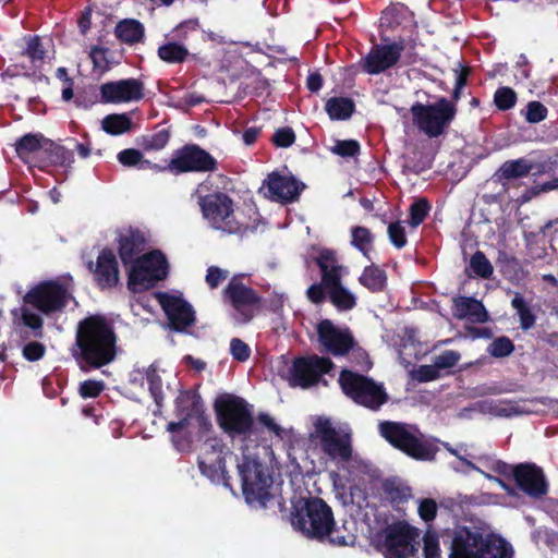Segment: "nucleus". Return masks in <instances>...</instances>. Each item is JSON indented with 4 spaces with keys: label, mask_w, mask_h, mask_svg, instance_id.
I'll use <instances>...</instances> for the list:
<instances>
[{
    "label": "nucleus",
    "mask_w": 558,
    "mask_h": 558,
    "mask_svg": "<svg viewBox=\"0 0 558 558\" xmlns=\"http://www.w3.org/2000/svg\"><path fill=\"white\" fill-rule=\"evenodd\" d=\"M114 326L102 315H90L77 324L76 350L72 354L84 373L101 369L113 363L119 353Z\"/></svg>",
    "instance_id": "1"
},
{
    "label": "nucleus",
    "mask_w": 558,
    "mask_h": 558,
    "mask_svg": "<svg viewBox=\"0 0 558 558\" xmlns=\"http://www.w3.org/2000/svg\"><path fill=\"white\" fill-rule=\"evenodd\" d=\"M291 523L304 536L332 546H347L353 535L337 527L331 507L319 497L300 498L293 505Z\"/></svg>",
    "instance_id": "2"
},
{
    "label": "nucleus",
    "mask_w": 558,
    "mask_h": 558,
    "mask_svg": "<svg viewBox=\"0 0 558 558\" xmlns=\"http://www.w3.org/2000/svg\"><path fill=\"white\" fill-rule=\"evenodd\" d=\"M174 414L179 421L169 422L166 429L171 434V440L179 450L189 446L187 437L181 436V433L190 426L193 420L197 424L198 437L206 436L213 428L203 399L196 390L189 389L179 393L174 400Z\"/></svg>",
    "instance_id": "3"
},
{
    "label": "nucleus",
    "mask_w": 558,
    "mask_h": 558,
    "mask_svg": "<svg viewBox=\"0 0 558 558\" xmlns=\"http://www.w3.org/2000/svg\"><path fill=\"white\" fill-rule=\"evenodd\" d=\"M380 436L393 448L417 461H434L439 451L437 440H430L416 425L384 421L378 425Z\"/></svg>",
    "instance_id": "4"
},
{
    "label": "nucleus",
    "mask_w": 558,
    "mask_h": 558,
    "mask_svg": "<svg viewBox=\"0 0 558 558\" xmlns=\"http://www.w3.org/2000/svg\"><path fill=\"white\" fill-rule=\"evenodd\" d=\"M219 427L232 438H251L256 432L252 405L243 398L222 393L214 403Z\"/></svg>",
    "instance_id": "5"
},
{
    "label": "nucleus",
    "mask_w": 558,
    "mask_h": 558,
    "mask_svg": "<svg viewBox=\"0 0 558 558\" xmlns=\"http://www.w3.org/2000/svg\"><path fill=\"white\" fill-rule=\"evenodd\" d=\"M197 204L208 226L227 235L240 238L247 234L250 226L235 217L234 201L225 192L199 195Z\"/></svg>",
    "instance_id": "6"
},
{
    "label": "nucleus",
    "mask_w": 558,
    "mask_h": 558,
    "mask_svg": "<svg viewBox=\"0 0 558 558\" xmlns=\"http://www.w3.org/2000/svg\"><path fill=\"white\" fill-rule=\"evenodd\" d=\"M319 442L320 451L339 471L344 470L353 457L352 435L337 429L330 418L318 416L314 423V433L311 435Z\"/></svg>",
    "instance_id": "7"
},
{
    "label": "nucleus",
    "mask_w": 558,
    "mask_h": 558,
    "mask_svg": "<svg viewBox=\"0 0 558 558\" xmlns=\"http://www.w3.org/2000/svg\"><path fill=\"white\" fill-rule=\"evenodd\" d=\"M339 385L354 403L372 411H378L389 399L383 384L350 369L340 372Z\"/></svg>",
    "instance_id": "8"
},
{
    "label": "nucleus",
    "mask_w": 558,
    "mask_h": 558,
    "mask_svg": "<svg viewBox=\"0 0 558 558\" xmlns=\"http://www.w3.org/2000/svg\"><path fill=\"white\" fill-rule=\"evenodd\" d=\"M413 124L427 137L436 138L445 134L456 119L458 109L446 97L424 105L415 102L410 108Z\"/></svg>",
    "instance_id": "9"
},
{
    "label": "nucleus",
    "mask_w": 558,
    "mask_h": 558,
    "mask_svg": "<svg viewBox=\"0 0 558 558\" xmlns=\"http://www.w3.org/2000/svg\"><path fill=\"white\" fill-rule=\"evenodd\" d=\"M168 275L169 263L166 255L159 250H153L130 265L128 288L134 293L144 292L165 280Z\"/></svg>",
    "instance_id": "10"
},
{
    "label": "nucleus",
    "mask_w": 558,
    "mask_h": 558,
    "mask_svg": "<svg viewBox=\"0 0 558 558\" xmlns=\"http://www.w3.org/2000/svg\"><path fill=\"white\" fill-rule=\"evenodd\" d=\"M238 470L246 502L266 508L274 495L269 492L271 478L266 475L263 463L244 456L242 462L238 464Z\"/></svg>",
    "instance_id": "11"
},
{
    "label": "nucleus",
    "mask_w": 558,
    "mask_h": 558,
    "mask_svg": "<svg viewBox=\"0 0 558 558\" xmlns=\"http://www.w3.org/2000/svg\"><path fill=\"white\" fill-rule=\"evenodd\" d=\"M217 169V159L194 143L174 149L168 165L161 166V172H170L174 175L190 172H215Z\"/></svg>",
    "instance_id": "12"
},
{
    "label": "nucleus",
    "mask_w": 558,
    "mask_h": 558,
    "mask_svg": "<svg viewBox=\"0 0 558 558\" xmlns=\"http://www.w3.org/2000/svg\"><path fill=\"white\" fill-rule=\"evenodd\" d=\"M223 302L234 311V318L241 324L250 323L263 307V298L256 290L233 277L222 291Z\"/></svg>",
    "instance_id": "13"
},
{
    "label": "nucleus",
    "mask_w": 558,
    "mask_h": 558,
    "mask_svg": "<svg viewBox=\"0 0 558 558\" xmlns=\"http://www.w3.org/2000/svg\"><path fill=\"white\" fill-rule=\"evenodd\" d=\"M66 288L56 280H45L32 287L23 302L44 315L61 312L68 303Z\"/></svg>",
    "instance_id": "14"
},
{
    "label": "nucleus",
    "mask_w": 558,
    "mask_h": 558,
    "mask_svg": "<svg viewBox=\"0 0 558 558\" xmlns=\"http://www.w3.org/2000/svg\"><path fill=\"white\" fill-rule=\"evenodd\" d=\"M332 367L333 363L329 357L316 354L295 357L288 372V383L293 388L308 389L317 385L323 375L328 374Z\"/></svg>",
    "instance_id": "15"
},
{
    "label": "nucleus",
    "mask_w": 558,
    "mask_h": 558,
    "mask_svg": "<svg viewBox=\"0 0 558 558\" xmlns=\"http://www.w3.org/2000/svg\"><path fill=\"white\" fill-rule=\"evenodd\" d=\"M384 536L385 558H411L418 550L417 531L404 521L387 525Z\"/></svg>",
    "instance_id": "16"
},
{
    "label": "nucleus",
    "mask_w": 558,
    "mask_h": 558,
    "mask_svg": "<svg viewBox=\"0 0 558 558\" xmlns=\"http://www.w3.org/2000/svg\"><path fill=\"white\" fill-rule=\"evenodd\" d=\"M317 336L325 351L333 356L345 355L355 345L351 330L348 327L338 328L329 319H323L318 323Z\"/></svg>",
    "instance_id": "17"
},
{
    "label": "nucleus",
    "mask_w": 558,
    "mask_h": 558,
    "mask_svg": "<svg viewBox=\"0 0 558 558\" xmlns=\"http://www.w3.org/2000/svg\"><path fill=\"white\" fill-rule=\"evenodd\" d=\"M17 50L14 52L13 60L16 65L22 69L36 73L45 64L47 58V45L44 38L38 35H25L19 44Z\"/></svg>",
    "instance_id": "18"
},
{
    "label": "nucleus",
    "mask_w": 558,
    "mask_h": 558,
    "mask_svg": "<svg viewBox=\"0 0 558 558\" xmlns=\"http://www.w3.org/2000/svg\"><path fill=\"white\" fill-rule=\"evenodd\" d=\"M517 487L531 498H542L548 493V482L542 468L535 463H519L512 469Z\"/></svg>",
    "instance_id": "19"
},
{
    "label": "nucleus",
    "mask_w": 558,
    "mask_h": 558,
    "mask_svg": "<svg viewBox=\"0 0 558 558\" xmlns=\"http://www.w3.org/2000/svg\"><path fill=\"white\" fill-rule=\"evenodd\" d=\"M404 48L403 39L373 47L363 59V71L376 75L391 69L399 62Z\"/></svg>",
    "instance_id": "20"
},
{
    "label": "nucleus",
    "mask_w": 558,
    "mask_h": 558,
    "mask_svg": "<svg viewBox=\"0 0 558 558\" xmlns=\"http://www.w3.org/2000/svg\"><path fill=\"white\" fill-rule=\"evenodd\" d=\"M144 83L137 78H124L100 85V97L104 104H121L138 101L144 98Z\"/></svg>",
    "instance_id": "21"
},
{
    "label": "nucleus",
    "mask_w": 558,
    "mask_h": 558,
    "mask_svg": "<svg viewBox=\"0 0 558 558\" xmlns=\"http://www.w3.org/2000/svg\"><path fill=\"white\" fill-rule=\"evenodd\" d=\"M94 281L100 290L113 289L120 281V270L116 254L109 247H104L96 259V263H88Z\"/></svg>",
    "instance_id": "22"
},
{
    "label": "nucleus",
    "mask_w": 558,
    "mask_h": 558,
    "mask_svg": "<svg viewBox=\"0 0 558 558\" xmlns=\"http://www.w3.org/2000/svg\"><path fill=\"white\" fill-rule=\"evenodd\" d=\"M482 535L476 527L457 526L451 532L449 558H480Z\"/></svg>",
    "instance_id": "23"
},
{
    "label": "nucleus",
    "mask_w": 558,
    "mask_h": 558,
    "mask_svg": "<svg viewBox=\"0 0 558 558\" xmlns=\"http://www.w3.org/2000/svg\"><path fill=\"white\" fill-rule=\"evenodd\" d=\"M159 301L172 330L183 332L194 324L195 312L192 305L182 298L162 293Z\"/></svg>",
    "instance_id": "24"
},
{
    "label": "nucleus",
    "mask_w": 558,
    "mask_h": 558,
    "mask_svg": "<svg viewBox=\"0 0 558 558\" xmlns=\"http://www.w3.org/2000/svg\"><path fill=\"white\" fill-rule=\"evenodd\" d=\"M266 186L269 198L281 204H290L298 201L301 192L305 187L292 175H281L278 172L268 174Z\"/></svg>",
    "instance_id": "25"
},
{
    "label": "nucleus",
    "mask_w": 558,
    "mask_h": 558,
    "mask_svg": "<svg viewBox=\"0 0 558 558\" xmlns=\"http://www.w3.org/2000/svg\"><path fill=\"white\" fill-rule=\"evenodd\" d=\"M118 254L124 267L133 264L146 245V239L138 229L129 228L119 232L117 239Z\"/></svg>",
    "instance_id": "26"
},
{
    "label": "nucleus",
    "mask_w": 558,
    "mask_h": 558,
    "mask_svg": "<svg viewBox=\"0 0 558 558\" xmlns=\"http://www.w3.org/2000/svg\"><path fill=\"white\" fill-rule=\"evenodd\" d=\"M313 260L320 270L323 283L325 286L338 283L342 281L345 267L339 263L337 252L332 248L323 247Z\"/></svg>",
    "instance_id": "27"
},
{
    "label": "nucleus",
    "mask_w": 558,
    "mask_h": 558,
    "mask_svg": "<svg viewBox=\"0 0 558 558\" xmlns=\"http://www.w3.org/2000/svg\"><path fill=\"white\" fill-rule=\"evenodd\" d=\"M452 313L456 318L468 319L473 324H484L489 319L483 303L472 296L454 298Z\"/></svg>",
    "instance_id": "28"
},
{
    "label": "nucleus",
    "mask_w": 558,
    "mask_h": 558,
    "mask_svg": "<svg viewBox=\"0 0 558 558\" xmlns=\"http://www.w3.org/2000/svg\"><path fill=\"white\" fill-rule=\"evenodd\" d=\"M46 140L47 138L40 133L25 134L16 141L15 151L23 161L37 165L40 155H43Z\"/></svg>",
    "instance_id": "29"
},
{
    "label": "nucleus",
    "mask_w": 558,
    "mask_h": 558,
    "mask_svg": "<svg viewBox=\"0 0 558 558\" xmlns=\"http://www.w3.org/2000/svg\"><path fill=\"white\" fill-rule=\"evenodd\" d=\"M387 274L378 265L371 264L364 267L359 282L372 293H381L387 288Z\"/></svg>",
    "instance_id": "30"
},
{
    "label": "nucleus",
    "mask_w": 558,
    "mask_h": 558,
    "mask_svg": "<svg viewBox=\"0 0 558 558\" xmlns=\"http://www.w3.org/2000/svg\"><path fill=\"white\" fill-rule=\"evenodd\" d=\"M116 37L123 44L134 45L141 43L145 35L143 24L134 19H124L114 27Z\"/></svg>",
    "instance_id": "31"
},
{
    "label": "nucleus",
    "mask_w": 558,
    "mask_h": 558,
    "mask_svg": "<svg viewBox=\"0 0 558 558\" xmlns=\"http://www.w3.org/2000/svg\"><path fill=\"white\" fill-rule=\"evenodd\" d=\"M480 558H511L512 547L502 537L496 535H482Z\"/></svg>",
    "instance_id": "32"
},
{
    "label": "nucleus",
    "mask_w": 558,
    "mask_h": 558,
    "mask_svg": "<svg viewBox=\"0 0 558 558\" xmlns=\"http://www.w3.org/2000/svg\"><path fill=\"white\" fill-rule=\"evenodd\" d=\"M117 160L125 168L137 170H153L161 172V166L151 162L144 157V154L136 148H125L118 153Z\"/></svg>",
    "instance_id": "33"
},
{
    "label": "nucleus",
    "mask_w": 558,
    "mask_h": 558,
    "mask_svg": "<svg viewBox=\"0 0 558 558\" xmlns=\"http://www.w3.org/2000/svg\"><path fill=\"white\" fill-rule=\"evenodd\" d=\"M325 110L330 120L344 121L352 117L355 104L349 97H331L327 100Z\"/></svg>",
    "instance_id": "34"
},
{
    "label": "nucleus",
    "mask_w": 558,
    "mask_h": 558,
    "mask_svg": "<svg viewBox=\"0 0 558 558\" xmlns=\"http://www.w3.org/2000/svg\"><path fill=\"white\" fill-rule=\"evenodd\" d=\"M330 302L340 311H350L356 305V298L342 286V281L326 286Z\"/></svg>",
    "instance_id": "35"
},
{
    "label": "nucleus",
    "mask_w": 558,
    "mask_h": 558,
    "mask_svg": "<svg viewBox=\"0 0 558 558\" xmlns=\"http://www.w3.org/2000/svg\"><path fill=\"white\" fill-rule=\"evenodd\" d=\"M198 468L202 474L208 477L211 482L219 483L220 481H223L225 486H229L226 459L213 460L206 456L205 461H198Z\"/></svg>",
    "instance_id": "36"
},
{
    "label": "nucleus",
    "mask_w": 558,
    "mask_h": 558,
    "mask_svg": "<svg viewBox=\"0 0 558 558\" xmlns=\"http://www.w3.org/2000/svg\"><path fill=\"white\" fill-rule=\"evenodd\" d=\"M170 137L169 129H160L154 133L141 135L136 138V143L145 151H158L168 145Z\"/></svg>",
    "instance_id": "37"
},
{
    "label": "nucleus",
    "mask_w": 558,
    "mask_h": 558,
    "mask_svg": "<svg viewBox=\"0 0 558 558\" xmlns=\"http://www.w3.org/2000/svg\"><path fill=\"white\" fill-rule=\"evenodd\" d=\"M157 54L163 62L174 64L184 62L189 57V50L183 44L174 39V41L159 46Z\"/></svg>",
    "instance_id": "38"
},
{
    "label": "nucleus",
    "mask_w": 558,
    "mask_h": 558,
    "mask_svg": "<svg viewBox=\"0 0 558 558\" xmlns=\"http://www.w3.org/2000/svg\"><path fill=\"white\" fill-rule=\"evenodd\" d=\"M44 145L43 155H40L37 163L39 167L57 165L63 166L65 163L68 151L63 146H60L48 138Z\"/></svg>",
    "instance_id": "39"
},
{
    "label": "nucleus",
    "mask_w": 558,
    "mask_h": 558,
    "mask_svg": "<svg viewBox=\"0 0 558 558\" xmlns=\"http://www.w3.org/2000/svg\"><path fill=\"white\" fill-rule=\"evenodd\" d=\"M102 130L110 135H121L132 129V120L126 113H111L101 121Z\"/></svg>",
    "instance_id": "40"
},
{
    "label": "nucleus",
    "mask_w": 558,
    "mask_h": 558,
    "mask_svg": "<svg viewBox=\"0 0 558 558\" xmlns=\"http://www.w3.org/2000/svg\"><path fill=\"white\" fill-rule=\"evenodd\" d=\"M373 243L374 235L366 227L355 226L351 229V245L367 259H371L369 253L373 250Z\"/></svg>",
    "instance_id": "41"
},
{
    "label": "nucleus",
    "mask_w": 558,
    "mask_h": 558,
    "mask_svg": "<svg viewBox=\"0 0 558 558\" xmlns=\"http://www.w3.org/2000/svg\"><path fill=\"white\" fill-rule=\"evenodd\" d=\"M511 306L513 310H515L521 329L526 331L534 327L536 323V316L520 293L514 294L513 299L511 300Z\"/></svg>",
    "instance_id": "42"
},
{
    "label": "nucleus",
    "mask_w": 558,
    "mask_h": 558,
    "mask_svg": "<svg viewBox=\"0 0 558 558\" xmlns=\"http://www.w3.org/2000/svg\"><path fill=\"white\" fill-rule=\"evenodd\" d=\"M501 178L506 180L519 179L531 173L530 160L519 158L504 162L499 169Z\"/></svg>",
    "instance_id": "43"
},
{
    "label": "nucleus",
    "mask_w": 558,
    "mask_h": 558,
    "mask_svg": "<svg viewBox=\"0 0 558 558\" xmlns=\"http://www.w3.org/2000/svg\"><path fill=\"white\" fill-rule=\"evenodd\" d=\"M226 449V445L222 439L218 437H207L205 441L201 446L198 461H205V457L207 456L209 459H225L223 452Z\"/></svg>",
    "instance_id": "44"
},
{
    "label": "nucleus",
    "mask_w": 558,
    "mask_h": 558,
    "mask_svg": "<svg viewBox=\"0 0 558 558\" xmlns=\"http://www.w3.org/2000/svg\"><path fill=\"white\" fill-rule=\"evenodd\" d=\"M493 101L499 111H508L515 106L518 95L513 88L509 86H500L494 93Z\"/></svg>",
    "instance_id": "45"
},
{
    "label": "nucleus",
    "mask_w": 558,
    "mask_h": 558,
    "mask_svg": "<svg viewBox=\"0 0 558 558\" xmlns=\"http://www.w3.org/2000/svg\"><path fill=\"white\" fill-rule=\"evenodd\" d=\"M145 378L148 384V390L158 407H161L163 401V391H162V379L159 376L157 369L150 365L145 373Z\"/></svg>",
    "instance_id": "46"
},
{
    "label": "nucleus",
    "mask_w": 558,
    "mask_h": 558,
    "mask_svg": "<svg viewBox=\"0 0 558 558\" xmlns=\"http://www.w3.org/2000/svg\"><path fill=\"white\" fill-rule=\"evenodd\" d=\"M470 267L477 277L483 279H489L494 272L492 263L482 251H476L471 256Z\"/></svg>",
    "instance_id": "47"
},
{
    "label": "nucleus",
    "mask_w": 558,
    "mask_h": 558,
    "mask_svg": "<svg viewBox=\"0 0 558 558\" xmlns=\"http://www.w3.org/2000/svg\"><path fill=\"white\" fill-rule=\"evenodd\" d=\"M430 210V204L426 198H418L414 201L409 209L410 220L412 227H418L424 222Z\"/></svg>",
    "instance_id": "48"
},
{
    "label": "nucleus",
    "mask_w": 558,
    "mask_h": 558,
    "mask_svg": "<svg viewBox=\"0 0 558 558\" xmlns=\"http://www.w3.org/2000/svg\"><path fill=\"white\" fill-rule=\"evenodd\" d=\"M487 351L493 357H506L513 353L514 343L509 337L500 336L493 340Z\"/></svg>",
    "instance_id": "49"
},
{
    "label": "nucleus",
    "mask_w": 558,
    "mask_h": 558,
    "mask_svg": "<svg viewBox=\"0 0 558 558\" xmlns=\"http://www.w3.org/2000/svg\"><path fill=\"white\" fill-rule=\"evenodd\" d=\"M384 492L387 499L391 504L399 505L408 501V499L411 497V489L409 487L396 484L393 482L385 484Z\"/></svg>",
    "instance_id": "50"
},
{
    "label": "nucleus",
    "mask_w": 558,
    "mask_h": 558,
    "mask_svg": "<svg viewBox=\"0 0 558 558\" xmlns=\"http://www.w3.org/2000/svg\"><path fill=\"white\" fill-rule=\"evenodd\" d=\"M454 73H456L454 87L451 93V97H450V99H448V101H451L453 107H457V102L460 100V98L462 96V89L468 84L471 69L466 65H462L460 69L454 70Z\"/></svg>",
    "instance_id": "51"
},
{
    "label": "nucleus",
    "mask_w": 558,
    "mask_h": 558,
    "mask_svg": "<svg viewBox=\"0 0 558 558\" xmlns=\"http://www.w3.org/2000/svg\"><path fill=\"white\" fill-rule=\"evenodd\" d=\"M110 50L105 47L94 46L90 49L89 58L93 62L94 69L99 70L101 73L110 70L111 61L109 60Z\"/></svg>",
    "instance_id": "52"
},
{
    "label": "nucleus",
    "mask_w": 558,
    "mask_h": 558,
    "mask_svg": "<svg viewBox=\"0 0 558 558\" xmlns=\"http://www.w3.org/2000/svg\"><path fill=\"white\" fill-rule=\"evenodd\" d=\"M106 389L104 380L86 379L80 383L77 392L83 399L97 398Z\"/></svg>",
    "instance_id": "53"
},
{
    "label": "nucleus",
    "mask_w": 558,
    "mask_h": 558,
    "mask_svg": "<svg viewBox=\"0 0 558 558\" xmlns=\"http://www.w3.org/2000/svg\"><path fill=\"white\" fill-rule=\"evenodd\" d=\"M21 318L23 324L32 329L34 337H43L44 320L39 314L32 312L27 307H23Z\"/></svg>",
    "instance_id": "54"
},
{
    "label": "nucleus",
    "mask_w": 558,
    "mask_h": 558,
    "mask_svg": "<svg viewBox=\"0 0 558 558\" xmlns=\"http://www.w3.org/2000/svg\"><path fill=\"white\" fill-rule=\"evenodd\" d=\"M254 421H255L256 432L253 435H256L259 432L258 426L260 425L264 428H266L268 432L272 433L276 437L283 439L284 429L280 425H278L268 413H264V412L258 413V415L256 416V418H254Z\"/></svg>",
    "instance_id": "55"
},
{
    "label": "nucleus",
    "mask_w": 558,
    "mask_h": 558,
    "mask_svg": "<svg viewBox=\"0 0 558 558\" xmlns=\"http://www.w3.org/2000/svg\"><path fill=\"white\" fill-rule=\"evenodd\" d=\"M254 421H255L256 432L253 435H256L259 432L258 426L260 425L264 428H266L268 432L272 433L276 437L283 439L284 429L280 425H278L268 413H264V412L258 413V415L256 416V418H254Z\"/></svg>",
    "instance_id": "56"
},
{
    "label": "nucleus",
    "mask_w": 558,
    "mask_h": 558,
    "mask_svg": "<svg viewBox=\"0 0 558 558\" xmlns=\"http://www.w3.org/2000/svg\"><path fill=\"white\" fill-rule=\"evenodd\" d=\"M548 109L544 104L537 100H532L526 105L525 120L529 123L536 124L547 118Z\"/></svg>",
    "instance_id": "57"
},
{
    "label": "nucleus",
    "mask_w": 558,
    "mask_h": 558,
    "mask_svg": "<svg viewBox=\"0 0 558 558\" xmlns=\"http://www.w3.org/2000/svg\"><path fill=\"white\" fill-rule=\"evenodd\" d=\"M490 411L498 416L510 417L512 415L521 414L523 411L514 400H499L493 407Z\"/></svg>",
    "instance_id": "58"
},
{
    "label": "nucleus",
    "mask_w": 558,
    "mask_h": 558,
    "mask_svg": "<svg viewBox=\"0 0 558 558\" xmlns=\"http://www.w3.org/2000/svg\"><path fill=\"white\" fill-rule=\"evenodd\" d=\"M198 28L199 21L197 17L185 20L172 29V38L178 41H184L187 39L190 33L197 32Z\"/></svg>",
    "instance_id": "59"
},
{
    "label": "nucleus",
    "mask_w": 558,
    "mask_h": 558,
    "mask_svg": "<svg viewBox=\"0 0 558 558\" xmlns=\"http://www.w3.org/2000/svg\"><path fill=\"white\" fill-rule=\"evenodd\" d=\"M530 167L533 175L553 173L558 167V156H547L539 161H530Z\"/></svg>",
    "instance_id": "60"
},
{
    "label": "nucleus",
    "mask_w": 558,
    "mask_h": 558,
    "mask_svg": "<svg viewBox=\"0 0 558 558\" xmlns=\"http://www.w3.org/2000/svg\"><path fill=\"white\" fill-rule=\"evenodd\" d=\"M295 133L292 128L284 126L277 129L271 137V142L276 147L288 148L295 142Z\"/></svg>",
    "instance_id": "61"
},
{
    "label": "nucleus",
    "mask_w": 558,
    "mask_h": 558,
    "mask_svg": "<svg viewBox=\"0 0 558 558\" xmlns=\"http://www.w3.org/2000/svg\"><path fill=\"white\" fill-rule=\"evenodd\" d=\"M387 232L391 244L396 248L401 250L407 245L405 229L400 221L389 223Z\"/></svg>",
    "instance_id": "62"
},
{
    "label": "nucleus",
    "mask_w": 558,
    "mask_h": 558,
    "mask_svg": "<svg viewBox=\"0 0 558 558\" xmlns=\"http://www.w3.org/2000/svg\"><path fill=\"white\" fill-rule=\"evenodd\" d=\"M461 355L459 352L454 350H446L441 352L439 355L434 357V364L439 369H448L454 367L460 361Z\"/></svg>",
    "instance_id": "63"
},
{
    "label": "nucleus",
    "mask_w": 558,
    "mask_h": 558,
    "mask_svg": "<svg viewBox=\"0 0 558 558\" xmlns=\"http://www.w3.org/2000/svg\"><path fill=\"white\" fill-rule=\"evenodd\" d=\"M360 149V143L355 140H340L332 147V151L341 157H354Z\"/></svg>",
    "instance_id": "64"
}]
</instances>
